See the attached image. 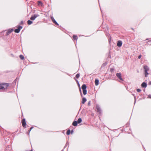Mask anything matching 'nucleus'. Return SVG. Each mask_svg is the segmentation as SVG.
<instances>
[{"mask_svg": "<svg viewBox=\"0 0 151 151\" xmlns=\"http://www.w3.org/2000/svg\"><path fill=\"white\" fill-rule=\"evenodd\" d=\"M82 89L83 90V93L84 95H85L87 93V91L86 90V86L85 84H83L81 87Z\"/></svg>", "mask_w": 151, "mask_h": 151, "instance_id": "obj_1", "label": "nucleus"}, {"mask_svg": "<svg viewBox=\"0 0 151 151\" xmlns=\"http://www.w3.org/2000/svg\"><path fill=\"white\" fill-rule=\"evenodd\" d=\"M21 122H22V126L24 128H25L27 124H26V120H25V119H22V120Z\"/></svg>", "mask_w": 151, "mask_h": 151, "instance_id": "obj_2", "label": "nucleus"}, {"mask_svg": "<svg viewBox=\"0 0 151 151\" xmlns=\"http://www.w3.org/2000/svg\"><path fill=\"white\" fill-rule=\"evenodd\" d=\"M116 76L122 81H123V79L122 78V75L121 73H117L116 74Z\"/></svg>", "mask_w": 151, "mask_h": 151, "instance_id": "obj_3", "label": "nucleus"}, {"mask_svg": "<svg viewBox=\"0 0 151 151\" xmlns=\"http://www.w3.org/2000/svg\"><path fill=\"white\" fill-rule=\"evenodd\" d=\"M96 108L97 109V111L99 113V114H101V110L100 108L98 105H96Z\"/></svg>", "mask_w": 151, "mask_h": 151, "instance_id": "obj_4", "label": "nucleus"}, {"mask_svg": "<svg viewBox=\"0 0 151 151\" xmlns=\"http://www.w3.org/2000/svg\"><path fill=\"white\" fill-rule=\"evenodd\" d=\"M22 28V27L21 26H19L18 27L17 29H15L14 31L16 33H19L21 29Z\"/></svg>", "mask_w": 151, "mask_h": 151, "instance_id": "obj_5", "label": "nucleus"}, {"mask_svg": "<svg viewBox=\"0 0 151 151\" xmlns=\"http://www.w3.org/2000/svg\"><path fill=\"white\" fill-rule=\"evenodd\" d=\"M14 30L13 29H9L7 30V32H6V35H9Z\"/></svg>", "mask_w": 151, "mask_h": 151, "instance_id": "obj_6", "label": "nucleus"}, {"mask_svg": "<svg viewBox=\"0 0 151 151\" xmlns=\"http://www.w3.org/2000/svg\"><path fill=\"white\" fill-rule=\"evenodd\" d=\"M1 84H3V86L5 90L9 86V84L7 83H2Z\"/></svg>", "mask_w": 151, "mask_h": 151, "instance_id": "obj_7", "label": "nucleus"}, {"mask_svg": "<svg viewBox=\"0 0 151 151\" xmlns=\"http://www.w3.org/2000/svg\"><path fill=\"white\" fill-rule=\"evenodd\" d=\"M51 19L52 20L53 22L55 24L57 25L58 26L59 24H58V23L56 22V21L55 20L53 17H51Z\"/></svg>", "mask_w": 151, "mask_h": 151, "instance_id": "obj_8", "label": "nucleus"}, {"mask_svg": "<svg viewBox=\"0 0 151 151\" xmlns=\"http://www.w3.org/2000/svg\"><path fill=\"white\" fill-rule=\"evenodd\" d=\"M38 16H39L38 15L35 14L33 16H32L30 17V19L32 20H34Z\"/></svg>", "mask_w": 151, "mask_h": 151, "instance_id": "obj_9", "label": "nucleus"}, {"mask_svg": "<svg viewBox=\"0 0 151 151\" xmlns=\"http://www.w3.org/2000/svg\"><path fill=\"white\" fill-rule=\"evenodd\" d=\"M143 68L145 70V71H147L149 70V68L147 65H144L143 66Z\"/></svg>", "mask_w": 151, "mask_h": 151, "instance_id": "obj_10", "label": "nucleus"}, {"mask_svg": "<svg viewBox=\"0 0 151 151\" xmlns=\"http://www.w3.org/2000/svg\"><path fill=\"white\" fill-rule=\"evenodd\" d=\"M122 45V42L121 41H118L117 42V45L118 47H121Z\"/></svg>", "mask_w": 151, "mask_h": 151, "instance_id": "obj_11", "label": "nucleus"}, {"mask_svg": "<svg viewBox=\"0 0 151 151\" xmlns=\"http://www.w3.org/2000/svg\"><path fill=\"white\" fill-rule=\"evenodd\" d=\"M141 86L143 88H146L147 86V83L145 82H143Z\"/></svg>", "mask_w": 151, "mask_h": 151, "instance_id": "obj_12", "label": "nucleus"}, {"mask_svg": "<svg viewBox=\"0 0 151 151\" xmlns=\"http://www.w3.org/2000/svg\"><path fill=\"white\" fill-rule=\"evenodd\" d=\"M99 81L98 79H96L95 81V83L96 86H98L99 85Z\"/></svg>", "mask_w": 151, "mask_h": 151, "instance_id": "obj_13", "label": "nucleus"}, {"mask_svg": "<svg viewBox=\"0 0 151 151\" xmlns=\"http://www.w3.org/2000/svg\"><path fill=\"white\" fill-rule=\"evenodd\" d=\"M0 90H5L4 88V87L3 86V84H0Z\"/></svg>", "mask_w": 151, "mask_h": 151, "instance_id": "obj_14", "label": "nucleus"}, {"mask_svg": "<svg viewBox=\"0 0 151 151\" xmlns=\"http://www.w3.org/2000/svg\"><path fill=\"white\" fill-rule=\"evenodd\" d=\"M77 123H78L76 121H74L73 122L72 125L74 126H76L77 124Z\"/></svg>", "mask_w": 151, "mask_h": 151, "instance_id": "obj_15", "label": "nucleus"}, {"mask_svg": "<svg viewBox=\"0 0 151 151\" xmlns=\"http://www.w3.org/2000/svg\"><path fill=\"white\" fill-rule=\"evenodd\" d=\"M86 101V99L85 98H83L82 99V103L83 104H84L85 103Z\"/></svg>", "mask_w": 151, "mask_h": 151, "instance_id": "obj_16", "label": "nucleus"}, {"mask_svg": "<svg viewBox=\"0 0 151 151\" xmlns=\"http://www.w3.org/2000/svg\"><path fill=\"white\" fill-rule=\"evenodd\" d=\"M73 38L74 40H77L78 39L76 35H73Z\"/></svg>", "mask_w": 151, "mask_h": 151, "instance_id": "obj_17", "label": "nucleus"}, {"mask_svg": "<svg viewBox=\"0 0 151 151\" xmlns=\"http://www.w3.org/2000/svg\"><path fill=\"white\" fill-rule=\"evenodd\" d=\"M27 24L28 25H30L32 24L33 22L30 20H29L27 21Z\"/></svg>", "mask_w": 151, "mask_h": 151, "instance_id": "obj_18", "label": "nucleus"}, {"mask_svg": "<svg viewBox=\"0 0 151 151\" xmlns=\"http://www.w3.org/2000/svg\"><path fill=\"white\" fill-rule=\"evenodd\" d=\"M82 122V119L81 118L78 119L77 122L78 123H80Z\"/></svg>", "mask_w": 151, "mask_h": 151, "instance_id": "obj_19", "label": "nucleus"}, {"mask_svg": "<svg viewBox=\"0 0 151 151\" xmlns=\"http://www.w3.org/2000/svg\"><path fill=\"white\" fill-rule=\"evenodd\" d=\"M19 58L21 60H24V57L22 55H20L19 56Z\"/></svg>", "mask_w": 151, "mask_h": 151, "instance_id": "obj_20", "label": "nucleus"}, {"mask_svg": "<svg viewBox=\"0 0 151 151\" xmlns=\"http://www.w3.org/2000/svg\"><path fill=\"white\" fill-rule=\"evenodd\" d=\"M70 130H68L66 132V134L67 135H68L70 134Z\"/></svg>", "mask_w": 151, "mask_h": 151, "instance_id": "obj_21", "label": "nucleus"}, {"mask_svg": "<svg viewBox=\"0 0 151 151\" xmlns=\"http://www.w3.org/2000/svg\"><path fill=\"white\" fill-rule=\"evenodd\" d=\"M145 76L147 77V76L149 73H147V71H145Z\"/></svg>", "mask_w": 151, "mask_h": 151, "instance_id": "obj_22", "label": "nucleus"}, {"mask_svg": "<svg viewBox=\"0 0 151 151\" xmlns=\"http://www.w3.org/2000/svg\"><path fill=\"white\" fill-rule=\"evenodd\" d=\"M38 5H41L42 6V4L41 1H38Z\"/></svg>", "mask_w": 151, "mask_h": 151, "instance_id": "obj_23", "label": "nucleus"}, {"mask_svg": "<svg viewBox=\"0 0 151 151\" xmlns=\"http://www.w3.org/2000/svg\"><path fill=\"white\" fill-rule=\"evenodd\" d=\"M79 76H80V75H79V74L78 73V74H77L76 75V78H79Z\"/></svg>", "mask_w": 151, "mask_h": 151, "instance_id": "obj_24", "label": "nucleus"}, {"mask_svg": "<svg viewBox=\"0 0 151 151\" xmlns=\"http://www.w3.org/2000/svg\"><path fill=\"white\" fill-rule=\"evenodd\" d=\"M33 127H31V128H30L28 132V134H29V132H30V131L33 128Z\"/></svg>", "mask_w": 151, "mask_h": 151, "instance_id": "obj_25", "label": "nucleus"}, {"mask_svg": "<svg viewBox=\"0 0 151 151\" xmlns=\"http://www.w3.org/2000/svg\"><path fill=\"white\" fill-rule=\"evenodd\" d=\"M137 91L138 92H139L141 91V90L139 89H137Z\"/></svg>", "mask_w": 151, "mask_h": 151, "instance_id": "obj_26", "label": "nucleus"}, {"mask_svg": "<svg viewBox=\"0 0 151 151\" xmlns=\"http://www.w3.org/2000/svg\"><path fill=\"white\" fill-rule=\"evenodd\" d=\"M142 57V55H139L138 56V58L140 59Z\"/></svg>", "mask_w": 151, "mask_h": 151, "instance_id": "obj_27", "label": "nucleus"}, {"mask_svg": "<svg viewBox=\"0 0 151 151\" xmlns=\"http://www.w3.org/2000/svg\"><path fill=\"white\" fill-rule=\"evenodd\" d=\"M148 98H149L150 99H151V95H149L148 96Z\"/></svg>", "mask_w": 151, "mask_h": 151, "instance_id": "obj_28", "label": "nucleus"}, {"mask_svg": "<svg viewBox=\"0 0 151 151\" xmlns=\"http://www.w3.org/2000/svg\"><path fill=\"white\" fill-rule=\"evenodd\" d=\"M88 106H90V101H89L88 102Z\"/></svg>", "mask_w": 151, "mask_h": 151, "instance_id": "obj_29", "label": "nucleus"}, {"mask_svg": "<svg viewBox=\"0 0 151 151\" xmlns=\"http://www.w3.org/2000/svg\"><path fill=\"white\" fill-rule=\"evenodd\" d=\"M79 89L80 91V92H81V90L80 87L79 86Z\"/></svg>", "mask_w": 151, "mask_h": 151, "instance_id": "obj_30", "label": "nucleus"}, {"mask_svg": "<svg viewBox=\"0 0 151 151\" xmlns=\"http://www.w3.org/2000/svg\"><path fill=\"white\" fill-rule=\"evenodd\" d=\"M149 85H151V81H150V82H149Z\"/></svg>", "mask_w": 151, "mask_h": 151, "instance_id": "obj_31", "label": "nucleus"}, {"mask_svg": "<svg viewBox=\"0 0 151 151\" xmlns=\"http://www.w3.org/2000/svg\"><path fill=\"white\" fill-rule=\"evenodd\" d=\"M113 70V69H112L111 70Z\"/></svg>", "mask_w": 151, "mask_h": 151, "instance_id": "obj_32", "label": "nucleus"}]
</instances>
